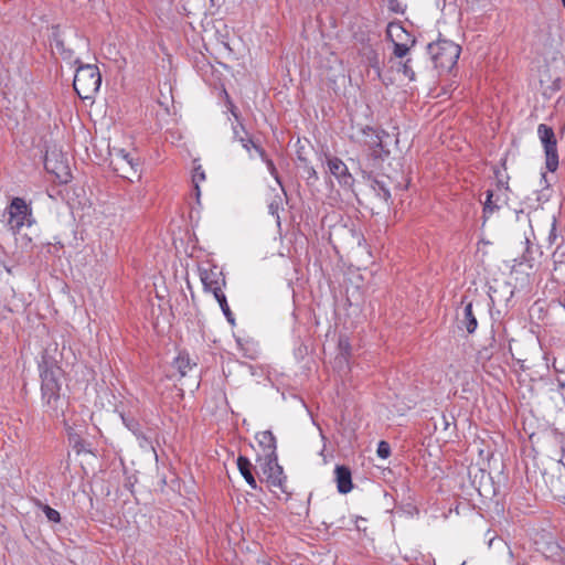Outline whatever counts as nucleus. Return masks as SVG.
<instances>
[{
    "label": "nucleus",
    "instance_id": "nucleus-21",
    "mask_svg": "<svg viewBox=\"0 0 565 565\" xmlns=\"http://www.w3.org/2000/svg\"><path fill=\"white\" fill-rule=\"evenodd\" d=\"M362 56L366 60L370 67L381 71L380 56L376 50L372 45H365L362 49Z\"/></svg>",
    "mask_w": 565,
    "mask_h": 565
},
{
    "label": "nucleus",
    "instance_id": "nucleus-2",
    "mask_svg": "<svg viewBox=\"0 0 565 565\" xmlns=\"http://www.w3.org/2000/svg\"><path fill=\"white\" fill-rule=\"evenodd\" d=\"M427 49L435 67L440 72H450L456 66L461 53V47L458 44L446 39L429 43Z\"/></svg>",
    "mask_w": 565,
    "mask_h": 565
},
{
    "label": "nucleus",
    "instance_id": "nucleus-8",
    "mask_svg": "<svg viewBox=\"0 0 565 565\" xmlns=\"http://www.w3.org/2000/svg\"><path fill=\"white\" fill-rule=\"evenodd\" d=\"M44 167L47 172L53 173L61 182L66 183L68 181V166L62 153H56L55 151L46 152Z\"/></svg>",
    "mask_w": 565,
    "mask_h": 565
},
{
    "label": "nucleus",
    "instance_id": "nucleus-5",
    "mask_svg": "<svg viewBox=\"0 0 565 565\" xmlns=\"http://www.w3.org/2000/svg\"><path fill=\"white\" fill-rule=\"evenodd\" d=\"M8 225L10 230L17 234L23 226H32L34 220L32 217V207L22 198H13L8 206Z\"/></svg>",
    "mask_w": 565,
    "mask_h": 565
},
{
    "label": "nucleus",
    "instance_id": "nucleus-31",
    "mask_svg": "<svg viewBox=\"0 0 565 565\" xmlns=\"http://www.w3.org/2000/svg\"><path fill=\"white\" fill-rule=\"evenodd\" d=\"M205 180V173L201 166H198L193 169L192 182L201 183Z\"/></svg>",
    "mask_w": 565,
    "mask_h": 565
},
{
    "label": "nucleus",
    "instance_id": "nucleus-19",
    "mask_svg": "<svg viewBox=\"0 0 565 565\" xmlns=\"http://www.w3.org/2000/svg\"><path fill=\"white\" fill-rule=\"evenodd\" d=\"M543 149L545 153V167L547 171L555 172L559 164L557 141L543 146Z\"/></svg>",
    "mask_w": 565,
    "mask_h": 565
},
{
    "label": "nucleus",
    "instance_id": "nucleus-27",
    "mask_svg": "<svg viewBox=\"0 0 565 565\" xmlns=\"http://www.w3.org/2000/svg\"><path fill=\"white\" fill-rule=\"evenodd\" d=\"M36 504L43 511L50 522L58 523L61 521V514L58 511L40 501H38Z\"/></svg>",
    "mask_w": 565,
    "mask_h": 565
},
{
    "label": "nucleus",
    "instance_id": "nucleus-3",
    "mask_svg": "<svg viewBox=\"0 0 565 565\" xmlns=\"http://www.w3.org/2000/svg\"><path fill=\"white\" fill-rule=\"evenodd\" d=\"M102 75L96 65L84 64L76 70L73 86L82 99H89L99 90Z\"/></svg>",
    "mask_w": 565,
    "mask_h": 565
},
{
    "label": "nucleus",
    "instance_id": "nucleus-26",
    "mask_svg": "<svg viewBox=\"0 0 565 565\" xmlns=\"http://www.w3.org/2000/svg\"><path fill=\"white\" fill-rule=\"evenodd\" d=\"M214 298L218 302V305H220L224 316L226 317L227 321L231 324H234L235 323V319H234L233 312L231 311V309L228 307L227 299H226V296L224 295V292L216 295V297H214Z\"/></svg>",
    "mask_w": 565,
    "mask_h": 565
},
{
    "label": "nucleus",
    "instance_id": "nucleus-33",
    "mask_svg": "<svg viewBox=\"0 0 565 565\" xmlns=\"http://www.w3.org/2000/svg\"><path fill=\"white\" fill-rule=\"evenodd\" d=\"M339 348L341 351V354H340L341 358L347 361L348 358L350 356V350H351L350 343L348 341L340 340Z\"/></svg>",
    "mask_w": 565,
    "mask_h": 565
},
{
    "label": "nucleus",
    "instance_id": "nucleus-39",
    "mask_svg": "<svg viewBox=\"0 0 565 565\" xmlns=\"http://www.w3.org/2000/svg\"><path fill=\"white\" fill-rule=\"evenodd\" d=\"M231 113L234 115V117L237 119L238 118V115L237 113L235 111V106L233 104H231Z\"/></svg>",
    "mask_w": 565,
    "mask_h": 565
},
{
    "label": "nucleus",
    "instance_id": "nucleus-24",
    "mask_svg": "<svg viewBox=\"0 0 565 565\" xmlns=\"http://www.w3.org/2000/svg\"><path fill=\"white\" fill-rule=\"evenodd\" d=\"M239 129H242L244 137H238V141L241 142L242 147L244 149H246V151L249 153V156L253 157L252 150H254L256 152V148H263V147L252 139V137L245 130L243 125H239Z\"/></svg>",
    "mask_w": 565,
    "mask_h": 565
},
{
    "label": "nucleus",
    "instance_id": "nucleus-28",
    "mask_svg": "<svg viewBox=\"0 0 565 565\" xmlns=\"http://www.w3.org/2000/svg\"><path fill=\"white\" fill-rule=\"evenodd\" d=\"M387 8L391 12L396 14H404L406 6L401 3L398 0H385Z\"/></svg>",
    "mask_w": 565,
    "mask_h": 565
},
{
    "label": "nucleus",
    "instance_id": "nucleus-4",
    "mask_svg": "<svg viewBox=\"0 0 565 565\" xmlns=\"http://www.w3.org/2000/svg\"><path fill=\"white\" fill-rule=\"evenodd\" d=\"M110 167L117 175L129 181H132L134 178H140L139 159L125 149H114L110 159Z\"/></svg>",
    "mask_w": 565,
    "mask_h": 565
},
{
    "label": "nucleus",
    "instance_id": "nucleus-30",
    "mask_svg": "<svg viewBox=\"0 0 565 565\" xmlns=\"http://www.w3.org/2000/svg\"><path fill=\"white\" fill-rule=\"evenodd\" d=\"M403 74L409 79V81H415V72L413 71L412 66H411V58H407L403 64H402V67H401Z\"/></svg>",
    "mask_w": 565,
    "mask_h": 565
},
{
    "label": "nucleus",
    "instance_id": "nucleus-22",
    "mask_svg": "<svg viewBox=\"0 0 565 565\" xmlns=\"http://www.w3.org/2000/svg\"><path fill=\"white\" fill-rule=\"evenodd\" d=\"M499 210V204L497 203V201L493 200V192L491 190H488L486 192V201L483 202L482 210L483 222H486L490 217V215H492L494 212H498Z\"/></svg>",
    "mask_w": 565,
    "mask_h": 565
},
{
    "label": "nucleus",
    "instance_id": "nucleus-41",
    "mask_svg": "<svg viewBox=\"0 0 565 565\" xmlns=\"http://www.w3.org/2000/svg\"><path fill=\"white\" fill-rule=\"evenodd\" d=\"M505 164H507V158H503L501 160V166L503 167L504 170H507V166Z\"/></svg>",
    "mask_w": 565,
    "mask_h": 565
},
{
    "label": "nucleus",
    "instance_id": "nucleus-12",
    "mask_svg": "<svg viewBox=\"0 0 565 565\" xmlns=\"http://www.w3.org/2000/svg\"><path fill=\"white\" fill-rule=\"evenodd\" d=\"M334 477L337 482V489L340 493L347 494L352 490V473L349 467L338 465L334 469Z\"/></svg>",
    "mask_w": 565,
    "mask_h": 565
},
{
    "label": "nucleus",
    "instance_id": "nucleus-20",
    "mask_svg": "<svg viewBox=\"0 0 565 565\" xmlns=\"http://www.w3.org/2000/svg\"><path fill=\"white\" fill-rule=\"evenodd\" d=\"M256 153L266 163L269 173L275 179V181L280 185L281 190L285 192L281 179H280V177L278 174V171H277V169L275 167V163H274V161L271 159L268 158L265 149L264 148H256Z\"/></svg>",
    "mask_w": 565,
    "mask_h": 565
},
{
    "label": "nucleus",
    "instance_id": "nucleus-18",
    "mask_svg": "<svg viewBox=\"0 0 565 565\" xmlns=\"http://www.w3.org/2000/svg\"><path fill=\"white\" fill-rule=\"evenodd\" d=\"M256 439L258 440V445L263 449V455L277 454L276 437L270 430H264L258 433L256 435Z\"/></svg>",
    "mask_w": 565,
    "mask_h": 565
},
{
    "label": "nucleus",
    "instance_id": "nucleus-17",
    "mask_svg": "<svg viewBox=\"0 0 565 565\" xmlns=\"http://www.w3.org/2000/svg\"><path fill=\"white\" fill-rule=\"evenodd\" d=\"M120 417L124 425L140 440L141 447L150 445L149 438L141 430L140 424L136 418L125 414H121Z\"/></svg>",
    "mask_w": 565,
    "mask_h": 565
},
{
    "label": "nucleus",
    "instance_id": "nucleus-37",
    "mask_svg": "<svg viewBox=\"0 0 565 565\" xmlns=\"http://www.w3.org/2000/svg\"><path fill=\"white\" fill-rule=\"evenodd\" d=\"M238 137H244L242 129L238 130L237 127H234V138L238 141Z\"/></svg>",
    "mask_w": 565,
    "mask_h": 565
},
{
    "label": "nucleus",
    "instance_id": "nucleus-36",
    "mask_svg": "<svg viewBox=\"0 0 565 565\" xmlns=\"http://www.w3.org/2000/svg\"><path fill=\"white\" fill-rule=\"evenodd\" d=\"M555 231H556V225H555V222H554V223L552 224V230H551L550 235H548V241H550L551 243H553V242H554V239L556 238V233H555Z\"/></svg>",
    "mask_w": 565,
    "mask_h": 565
},
{
    "label": "nucleus",
    "instance_id": "nucleus-6",
    "mask_svg": "<svg viewBox=\"0 0 565 565\" xmlns=\"http://www.w3.org/2000/svg\"><path fill=\"white\" fill-rule=\"evenodd\" d=\"M386 38L393 42V54L403 58L407 55L411 47L415 45L416 40L403 28L401 22H390L386 28Z\"/></svg>",
    "mask_w": 565,
    "mask_h": 565
},
{
    "label": "nucleus",
    "instance_id": "nucleus-10",
    "mask_svg": "<svg viewBox=\"0 0 565 565\" xmlns=\"http://www.w3.org/2000/svg\"><path fill=\"white\" fill-rule=\"evenodd\" d=\"M361 134L363 136V143L370 148L371 156L374 159H383V153L388 156L390 151L384 150L380 132L370 126H365L361 129Z\"/></svg>",
    "mask_w": 565,
    "mask_h": 565
},
{
    "label": "nucleus",
    "instance_id": "nucleus-43",
    "mask_svg": "<svg viewBox=\"0 0 565 565\" xmlns=\"http://www.w3.org/2000/svg\"><path fill=\"white\" fill-rule=\"evenodd\" d=\"M562 2H563V6H564V8H565V0H562Z\"/></svg>",
    "mask_w": 565,
    "mask_h": 565
},
{
    "label": "nucleus",
    "instance_id": "nucleus-1",
    "mask_svg": "<svg viewBox=\"0 0 565 565\" xmlns=\"http://www.w3.org/2000/svg\"><path fill=\"white\" fill-rule=\"evenodd\" d=\"M39 370L42 401L45 412H47L51 417H58L64 414V401L60 394L62 369L56 365L53 359L43 356L42 361L39 363Z\"/></svg>",
    "mask_w": 565,
    "mask_h": 565
},
{
    "label": "nucleus",
    "instance_id": "nucleus-11",
    "mask_svg": "<svg viewBox=\"0 0 565 565\" xmlns=\"http://www.w3.org/2000/svg\"><path fill=\"white\" fill-rule=\"evenodd\" d=\"M201 280L204 289L212 291L214 297L218 294H223L222 286L225 285V279L222 277V273L215 270H204L201 273Z\"/></svg>",
    "mask_w": 565,
    "mask_h": 565
},
{
    "label": "nucleus",
    "instance_id": "nucleus-40",
    "mask_svg": "<svg viewBox=\"0 0 565 565\" xmlns=\"http://www.w3.org/2000/svg\"><path fill=\"white\" fill-rule=\"evenodd\" d=\"M494 540H495V536H491V537L489 539V542H488L489 547H491V546H492V544H493Z\"/></svg>",
    "mask_w": 565,
    "mask_h": 565
},
{
    "label": "nucleus",
    "instance_id": "nucleus-13",
    "mask_svg": "<svg viewBox=\"0 0 565 565\" xmlns=\"http://www.w3.org/2000/svg\"><path fill=\"white\" fill-rule=\"evenodd\" d=\"M478 327V321L476 313L473 311L472 302H468L463 308L462 318L459 319V328L466 329V331L471 334L476 331Z\"/></svg>",
    "mask_w": 565,
    "mask_h": 565
},
{
    "label": "nucleus",
    "instance_id": "nucleus-29",
    "mask_svg": "<svg viewBox=\"0 0 565 565\" xmlns=\"http://www.w3.org/2000/svg\"><path fill=\"white\" fill-rule=\"evenodd\" d=\"M376 454L380 458L386 459L391 455V446L387 441L381 440L377 445Z\"/></svg>",
    "mask_w": 565,
    "mask_h": 565
},
{
    "label": "nucleus",
    "instance_id": "nucleus-23",
    "mask_svg": "<svg viewBox=\"0 0 565 565\" xmlns=\"http://www.w3.org/2000/svg\"><path fill=\"white\" fill-rule=\"evenodd\" d=\"M537 136L542 146L556 142L557 140L553 128L545 124H540L537 126Z\"/></svg>",
    "mask_w": 565,
    "mask_h": 565
},
{
    "label": "nucleus",
    "instance_id": "nucleus-7",
    "mask_svg": "<svg viewBox=\"0 0 565 565\" xmlns=\"http://www.w3.org/2000/svg\"><path fill=\"white\" fill-rule=\"evenodd\" d=\"M257 462L263 475L273 487H281L284 480L282 467L278 463L277 454L258 456Z\"/></svg>",
    "mask_w": 565,
    "mask_h": 565
},
{
    "label": "nucleus",
    "instance_id": "nucleus-35",
    "mask_svg": "<svg viewBox=\"0 0 565 565\" xmlns=\"http://www.w3.org/2000/svg\"><path fill=\"white\" fill-rule=\"evenodd\" d=\"M193 188H194V194H195L196 202L200 204V196H201L200 183H193Z\"/></svg>",
    "mask_w": 565,
    "mask_h": 565
},
{
    "label": "nucleus",
    "instance_id": "nucleus-32",
    "mask_svg": "<svg viewBox=\"0 0 565 565\" xmlns=\"http://www.w3.org/2000/svg\"><path fill=\"white\" fill-rule=\"evenodd\" d=\"M303 169H305V172L307 174L308 183H310L311 180L313 182H316L318 180V173H317L316 169L312 166L306 164V166H303Z\"/></svg>",
    "mask_w": 565,
    "mask_h": 565
},
{
    "label": "nucleus",
    "instance_id": "nucleus-42",
    "mask_svg": "<svg viewBox=\"0 0 565 565\" xmlns=\"http://www.w3.org/2000/svg\"><path fill=\"white\" fill-rule=\"evenodd\" d=\"M212 6H220V0H211Z\"/></svg>",
    "mask_w": 565,
    "mask_h": 565
},
{
    "label": "nucleus",
    "instance_id": "nucleus-25",
    "mask_svg": "<svg viewBox=\"0 0 565 565\" xmlns=\"http://www.w3.org/2000/svg\"><path fill=\"white\" fill-rule=\"evenodd\" d=\"M372 188L375 194L384 202L387 203L391 200V192L383 181L374 180Z\"/></svg>",
    "mask_w": 565,
    "mask_h": 565
},
{
    "label": "nucleus",
    "instance_id": "nucleus-34",
    "mask_svg": "<svg viewBox=\"0 0 565 565\" xmlns=\"http://www.w3.org/2000/svg\"><path fill=\"white\" fill-rule=\"evenodd\" d=\"M494 173L498 179V185L503 186L505 190H509V185H508L509 177H505V180H504L499 170H495Z\"/></svg>",
    "mask_w": 565,
    "mask_h": 565
},
{
    "label": "nucleus",
    "instance_id": "nucleus-15",
    "mask_svg": "<svg viewBox=\"0 0 565 565\" xmlns=\"http://www.w3.org/2000/svg\"><path fill=\"white\" fill-rule=\"evenodd\" d=\"M237 468L245 479V481L248 483V486L256 490L257 489V482L253 475L254 466L252 465L250 460L247 457L238 456L237 458Z\"/></svg>",
    "mask_w": 565,
    "mask_h": 565
},
{
    "label": "nucleus",
    "instance_id": "nucleus-38",
    "mask_svg": "<svg viewBox=\"0 0 565 565\" xmlns=\"http://www.w3.org/2000/svg\"><path fill=\"white\" fill-rule=\"evenodd\" d=\"M298 160L303 162V166L308 164V161L305 157H302L300 153H298Z\"/></svg>",
    "mask_w": 565,
    "mask_h": 565
},
{
    "label": "nucleus",
    "instance_id": "nucleus-9",
    "mask_svg": "<svg viewBox=\"0 0 565 565\" xmlns=\"http://www.w3.org/2000/svg\"><path fill=\"white\" fill-rule=\"evenodd\" d=\"M327 164L329 172L338 180L339 184L344 188H352L354 178L350 173L347 164L338 157H328Z\"/></svg>",
    "mask_w": 565,
    "mask_h": 565
},
{
    "label": "nucleus",
    "instance_id": "nucleus-16",
    "mask_svg": "<svg viewBox=\"0 0 565 565\" xmlns=\"http://www.w3.org/2000/svg\"><path fill=\"white\" fill-rule=\"evenodd\" d=\"M51 45L61 54L64 60H68L73 56V51L66 49L62 39L61 30L58 25L52 26L50 36Z\"/></svg>",
    "mask_w": 565,
    "mask_h": 565
},
{
    "label": "nucleus",
    "instance_id": "nucleus-14",
    "mask_svg": "<svg viewBox=\"0 0 565 565\" xmlns=\"http://www.w3.org/2000/svg\"><path fill=\"white\" fill-rule=\"evenodd\" d=\"M174 367L181 376H185L190 371L198 366V362L193 360L185 351L179 352L173 361Z\"/></svg>",
    "mask_w": 565,
    "mask_h": 565
}]
</instances>
